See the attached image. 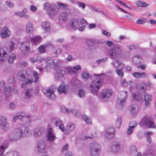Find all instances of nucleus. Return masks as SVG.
I'll list each match as a JSON object with an SVG mask.
<instances>
[{"instance_id": "obj_24", "label": "nucleus", "mask_w": 156, "mask_h": 156, "mask_svg": "<svg viewBox=\"0 0 156 156\" xmlns=\"http://www.w3.org/2000/svg\"><path fill=\"white\" fill-rule=\"evenodd\" d=\"M50 23L46 21L43 22L41 24V27L46 32H48L50 31Z\"/></svg>"}, {"instance_id": "obj_25", "label": "nucleus", "mask_w": 156, "mask_h": 156, "mask_svg": "<svg viewBox=\"0 0 156 156\" xmlns=\"http://www.w3.org/2000/svg\"><path fill=\"white\" fill-rule=\"evenodd\" d=\"M8 57V54L4 50L0 49V62L6 60Z\"/></svg>"}, {"instance_id": "obj_56", "label": "nucleus", "mask_w": 156, "mask_h": 156, "mask_svg": "<svg viewBox=\"0 0 156 156\" xmlns=\"http://www.w3.org/2000/svg\"><path fill=\"white\" fill-rule=\"evenodd\" d=\"M38 50L39 52L41 53L45 52V47L44 45L41 46L38 48Z\"/></svg>"}, {"instance_id": "obj_41", "label": "nucleus", "mask_w": 156, "mask_h": 156, "mask_svg": "<svg viewBox=\"0 0 156 156\" xmlns=\"http://www.w3.org/2000/svg\"><path fill=\"white\" fill-rule=\"evenodd\" d=\"M65 72L68 73L69 74L75 73L76 71L74 70L72 67H67L65 68Z\"/></svg>"}, {"instance_id": "obj_38", "label": "nucleus", "mask_w": 156, "mask_h": 156, "mask_svg": "<svg viewBox=\"0 0 156 156\" xmlns=\"http://www.w3.org/2000/svg\"><path fill=\"white\" fill-rule=\"evenodd\" d=\"M41 40V37L39 36H37L31 38V41L34 44H37L40 43Z\"/></svg>"}, {"instance_id": "obj_54", "label": "nucleus", "mask_w": 156, "mask_h": 156, "mask_svg": "<svg viewBox=\"0 0 156 156\" xmlns=\"http://www.w3.org/2000/svg\"><path fill=\"white\" fill-rule=\"evenodd\" d=\"M62 52V50L60 48H57L55 50L53 51V53L55 55L58 56Z\"/></svg>"}, {"instance_id": "obj_43", "label": "nucleus", "mask_w": 156, "mask_h": 156, "mask_svg": "<svg viewBox=\"0 0 156 156\" xmlns=\"http://www.w3.org/2000/svg\"><path fill=\"white\" fill-rule=\"evenodd\" d=\"M7 145L6 144H2L0 147V155H2L5 150L7 148Z\"/></svg>"}, {"instance_id": "obj_8", "label": "nucleus", "mask_w": 156, "mask_h": 156, "mask_svg": "<svg viewBox=\"0 0 156 156\" xmlns=\"http://www.w3.org/2000/svg\"><path fill=\"white\" fill-rule=\"evenodd\" d=\"M90 151L91 156H98L100 152V147L96 142L91 144Z\"/></svg>"}, {"instance_id": "obj_44", "label": "nucleus", "mask_w": 156, "mask_h": 156, "mask_svg": "<svg viewBox=\"0 0 156 156\" xmlns=\"http://www.w3.org/2000/svg\"><path fill=\"white\" fill-rule=\"evenodd\" d=\"M16 58V55L14 53H12L10 55L9 57L8 61L10 63H12L14 61Z\"/></svg>"}, {"instance_id": "obj_61", "label": "nucleus", "mask_w": 156, "mask_h": 156, "mask_svg": "<svg viewBox=\"0 0 156 156\" xmlns=\"http://www.w3.org/2000/svg\"><path fill=\"white\" fill-rule=\"evenodd\" d=\"M87 43L89 46H92L94 44L93 41L90 39H88L87 41Z\"/></svg>"}, {"instance_id": "obj_60", "label": "nucleus", "mask_w": 156, "mask_h": 156, "mask_svg": "<svg viewBox=\"0 0 156 156\" xmlns=\"http://www.w3.org/2000/svg\"><path fill=\"white\" fill-rule=\"evenodd\" d=\"M153 134V132L151 131H147L144 133V135L146 137H150Z\"/></svg>"}, {"instance_id": "obj_31", "label": "nucleus", "mask_w": 156, "mask_h": 156, "mask_svg": "<svg viewBox=\"0 0 156 156\" xmlns=\"http://www.w3.org/2000/svg\"><path fill=\"white\" fill-rule=\"evenodd\" d=\"M133 82L132 81H127L126 79L122 78L120 80V83L122 86L124 87H128V85H131Z\"/></svg>"}, {"instance_id": "obj_40", "label": "nucleus", "mask_w": 156, "mask_h": 156, "mask_svg": "<svg viewBox=\"0 0 156 156\" xmlns=\"http://www.w3.org/2000/svg\"><path fill=\"white\" fill-rule=\"evenodd\" d=\"M123 69H117L115 70V72L117 74L118 76L120 78H122L124 76V73L122 71Z\"/></svg>"}, {"instance_id": "obj_55", "label": "nucleus", "mask_w": 156, "mask_h": 156, "mask_svg": "<svg viewBox=\"0 0 156 156\" xmlns=\"http://www.w3.org/2000/svg\"><path fill=\"white\" fill-rule=\"evenodd\" d=\"M116 1L118 2L120 4L122 5L125 6V7L129 9H131V8L127 5L124 2H123L120 1L119 0H115Z\"/></svg>"}, {"instance_id": "obj_32", "label": "nucleus", "mask_w": 156, "mask_h": 156, "mask_svg": "<svg viewBox=\"0 0 156 156\" xmlns=\"http://www.w3.org/2000/svg\"><path fill=\"white\" fill-rule=\"evenodd\" d=\"M25 44L24 46H22L21 47V49L24 52L25 54H26L30 51V48L28 46L26 45V43L23 42H22L21 43V44L22 46L24 44Z\"/></svg>"}, {"instance_id": "obj_23", "label": "nucleus", "mask_w": 156, "mask_h": 156, "mask_svg": "<svg viewBox=\"0 0 156 156\" xmlns=\"http://www.w3.org/2000/svg\"><path fill=\"white\" fill-rule=\"evenodd\" d=\"M70 26L72 29L77 28L79 26V22L78 20L76 19L72 20L70 23Z\"/></svg>"}, {"instance_id": "obj_52", "label": "nucleus", "mask_w": 156, "mask_h": 156, "mask_svg": "<svg viewBox=\"0 0 156 156\" xmlns=\"http://www.w3.org/2000/svg\"><path fill=\"white\" fill-rule=\"evenodd\" d=\"M9 109L11 110H13L16 108L15 104L13 102H10L9 106Z\"/></svg>"}, {"instance_id": "obj_27", "label": "nucleus", "mask_w": 156, "mask_h": 156, "mask_svg": "<svg viewBox=\"0 0 156 156\" xmlns=\"http://www.w3.org/2000/svg\"><path fill=\"white\" fill-rule=\"evenodd\" d=\"M44 94L46 97L50 99H54L55 98L54 92L51 89H49L47 90L46 93Z\"/></svg>"}, {"instance_id": "obj_64", "label": "nucleus", "mask_w": 156, "mask_h": 156, "mask_svg": "<svg viewBox=\"0 0 156 156\" xmlns=\"http://www.w3.org/2000/svg\"><path fill=\"white\" fill-rule=\"evenodd\" d=\"M30 8L31 11L33 12H34L37 10V8L33 5L30 6Z\"/></svg>"}, {"instance_id": "obj_29", "label": "nucleus", "mask_w": 156, "mask_h": 156, "mask_svg": "<svg viewBox=\"0 0 156 156\" xmlns=\"http://www.w3.org/2000/svg\"><path fill=\"white\" fill-rule=\"evenodd\" d=\"M33 91L32 89H27L25 91V97L26 98L30 99L31 98Z\"/></svg>"}, {"instance_id": "obj_14", "label": "nucleus", "mask_w": 156, "mask_h": 156, "mask_svg": "<svg viewBox=\"0 0 156 156\" xmlns=\"http://www.w3.org/2000/svg\"><path fill=\"white\" fill-rule=\"evenodd\" d=\"M61 109L62 112L66 113H73L74 115L77 117L79 114V113L77 110L75 109H68L64 106H62L61 107Z\"/></svg>"}, {"instance_id": "obj_26", "label": "nucleus", "mask_w": 156, "mask_h": 156, "mask_svg": "<svg viewBox=\"0 0 156 156\" xmlns=\"http://www.w3.org/2000/svg\"><path fill=\"white\" fill-rule=\"evenodd\" d=\"M44 129L43 128H37L34 129L33 135L35 136H40L44 132Z\"/></svg>"}, {"instance_id": "obj_5", "label": "nucleus", "mask_w": 156, "mask_h": 156, "mask_svg": "<svg viewBox=\"0 0 156 156\" xmlns=\"http://www.w3.org/2000/svg\"><path fill=\"white\" fill-rule=\"evenodd\" d=\"M30 60L32 63L35 62L36 61L40 62H45L47 64L45 67V68L46 69L51 68L52 65L54 63V60L50 58L45 59L41 57H38L36 59H35L34 58H30Z\"/></svg>"}, {"instance_id": "obj_49", "label": "nucleus", "mask_w": 156, "mask_h": 156, "mask_svg": "<svg viewBox=\"0 0 156 156\" xmlns=\"http://www.w3.org/2000/svg\"><path fill=\"white\" fill-rule=\"evenodd\" d=\"M135 127V126H129V128H128L127 131V135H129L131 133H132L133 131V130L134 128Z\"/></svg>"}, {"instance_id": "obj_10", "label": "nucleus", "mask_w": 156, "mask_h": 156, "mask_svg": "<svg viewBox=\"0 0 156 156\" xmlns=\"http://www.w3.org/2000/svg\"><path fill=\"white\" fill-rule=\"evenodd\" d=\"M47 140L49 142H52L56 139L55 133L53 131L52 129L49 128L46 133Z\"/></svg>"}, {"instance_id": "obj_13", "label": "nucleus", "mask_w": 156, "mask_h": 156, "mask_svg": "<svg viewBox=\"0 0 156 156\" xmlns=\"http://www.w3.org/2000/svg\"><path fill=\"white\" fill-rule=\"evenodd\" d=\"M27 10L24 8L23 9L22 12L16 11L15 12V14L17 16L20 17L24 18L25 19H28L29 18V15L27 14Z\"/></svg>"}, {"instance_id": "obj_9", "label": "nucleus", "mask_w": 156, "mask_h": 156, "mask_svg": "<svg viewBox=\"0 0 156 156\" xmlns=\"http://www.w3.org/2000/svg\"><path fill=\"white\" fill-rule=\"evenodd\" d=\"M127 96V92L126 91H121L118 94V103L121 106H123L125 104Z\"/></svg>"}, {"instance_id": "obj_16", "label": "nucleus", "mask_w": 156, "mask_h": 156, "mask_svg": "<svg viewBox=\"0 0 156 156\" xmlns=\"http://www.w3.org/2000/svg\"><path fill=\"white\" fill-rule=\"evenodd\" d=\"M6 119V117L5 116L0 115V126L5 131L8 129L7 126Z\"/></svg>"}, {"instance_id": "obj_1", "label": "nucleus", "mask_w": 156, "mask_h": 156, "mask_svg": "<svg viewBox=\"0 0 156 156\" xmlns=\"http://www.w3.org/2000/svg\"><path fill=\"white\" fill-rule=\"evenodd\" d=\"M94 75L98 77V80H93L92 81L90 85V90L93 94L97 95L98 93V90L102 83L103 78L105 75L104 73L98 74L94 73Z\"/></svg>"}, {"instance_id": "obj_21", "label": "nucleus", "mask_w": 156, "mask_h": 156, "mask_svg": "<svg viewBox=\"0 0 156 156\" xmlns=\"http://www.w3.org/2000/svg\"><path fill=\"white\" fill-rule=\"evenodd\" d=\"M75 125L72 122H69L67 125L66 129L64 131L66 135H68L75 129Z\"/></svg>"}, {"instance_id": "obj_11", "label": "nucleus", "mask_w": 156, "mask_h": 156, "mask_svg": "<svg viewBox=\"0 0 156 156\" xmlns=\"http://www.w3.org/2000/svg\"><path fill=\"white\" fill-rule=\"evenodd\" d=\"M55 77L57 81H62L64 79V71L59 67L56 69Z\"/></svg>"}, {"instance_id": "obj_34", "label": "nucleus", "mask_w": 156, "mask_h": 156, "mask_svg": "<svg viewBox=\"0 0 156 156\" xmlns=\"http://www.w3.org/2000/svg\"><path fill=\"white\" fill-rule=\"evenodd\" d=\"M135 5L140 7H146L148 6V4L146 2L140 0H137L135 2Z\"/></svg>"}, {"instance_id": "obj_45", "label": "nucleus", "mask_w": 156, "mask_h": 156, "mask_svg": "<svg viewBox=\"0 0 156 156\" xmlns=\"http://www.w3.org/2000/svg\"><path fill=\"white\" fill-rule=\"evenodd\" d=\"M122 122V118L120 117H118L115 122V126L117 128H119Z\"/></svg>"}, {"instance_id": "obj_19", "label": "nucleus", "mask_w": 156, "mask_h": 156, "mask_svg": "<svg viewBox=\"0 0 156 156\" xmlns=\"http://www.w3.org/2000/svg\"><path fill=\"white\" fill-rule=\"evenodd\" d=\"M68 85L65 84H62L58 88V92L60 94L64 93L66 94L68 92Z\"/></svg>"}, {"instance_id": "obj_47", "label": "nucleus", "mask_w": 156, "mask_h": 156, "mask_svg": "<svg viewBox=\"0 0 156 156\" xmlns=\"http://www.w3.org/2000/svg\"><path fill=\"white\" fill-rule=\"evenodd\" d=\"M14 48V44L11 41L9 44V49L8 50V52H11L12 51Z\"/></svg>"}, {"instance_id": "obj_35", "label": "nucleus", "mask_w": 156, "mask_h": 156, "mask_svg": "<svg viewBox=\"0 0 156 156\" xmlns=\"http://www.w3.org/2000/svg\"><path fill=\"white\" fill-rule=\"evenodd\" d=\"M132 96L134 100L135 101H140L142 100V96L137 92L133 93L132 94Z\"/></svg>"}, {"instance_id": "obj_6", "label": "nucleus", "mask_w": 156, "mask_h": 156, "mask_svg": "<svg viewBox=\"0 0 156 156\" xmlns=\"http://www.w3.org/2000/svg\"><path fill=\"white\" fill-rule=\"evenodd\" d=\"M30 115H26L25 113L22 112L17 113L13 117L12 120L14 122H16L19 119H23L24 123L27 125L31 122Z\"/></svg>"}, {"instance_id": "obj_63", "label": "nucleus", "mask_w": 156, "mask_h": 156, "mask_svg": "<svg viewBox=\"0 0 156 156\" xmlns=\"http://www.w3.org/2000/svg\"><path fill=\"white\" fill-rule=\"evenodd\" d=\"M107 58H105L101 59H99L97 61V62L98 63H100L105 62L107 61Z\"/></svg>"}, {"instance_id": "obj_57", "label": "nucleus", "mask_w": 156, "mask_h": 156, "mask_svg": "<svg viewBox=\"0 0 156 156\" xmlns=\"http://www.w3.org/2000/svg\"><path fill=\"white\" fill-rule=\"evenodd\" d=\"M153 151L152 150H149L147 152L144 153L143 156H152Z\"/></svg>"}, {"instance_id": "obj_17", "label": "nucleus", "mask_w": 156, "mask_h": 156, "mask_svg": "<svg viewBox=\"0 0 156 156\" xmlns=\"http://www.w3.org/2000/svg\"><path fill=\"white\" fill-rule=\"evenodd\" d=\"M115 60L112 62L111 64L112 66L116 69H123L124 65L123 63L119 61L117 59H115Z\"/></svg>"}, {"instance_id": "obj_37", "label": "nucleus", "mask_w": 156, "mask_h": 156, "mask_svg": "<svg viewBox=\"0 0 156 156\" xmlns=\"http://www.w3.org/2000/svg\"><path fill=\"white\" fill-rule=\"evenodd\" d=\"M17 76L20 77L22 79H24L26 76H27V72L25 70L21 71L18 73Z\"/></svg>"}, {"instance_id": "obj_39", "label": "nucleus", "mask_w": 156, "mask_h": 156, "mask_svg": "<svg viewBox=\"0 0 156 156\" xmlns=\"http://www.w3.org/2000/svg\"><path fill=\"white\" fill-rule=\"evenodd\" d=\"M82 79L84 80H87L89 78H90L89 73L87 72H84L82 73L81 75Z\"/></svg>"}, {"instance_id": "obj_33", "label": "nucleus", "mask_w": 156, "mask_h": 156, "mask_svg": "<svg viewBox=\"0 0 156 156\" xmlns=\"http://www.w3.org/2000/svg\"><path fill=\"white\" fill-rule=\"evenodd\" d=\"M10 87L9 86H6L4 88V92L6 98H8L11 95L10 91Z\"/></svg>"}, {"instance_id": "obj_53", "label": "nucleus", "mask_w": 156, "mask_h": 156, "mask_svg": "<svg viewBox=\"0 0 156 156\" xmlns=\"http://www.w3.org/2000/svg\"><path fill=\"white\" fill-rule=\"evenodd\" d=\"M33 82V80H31L27 79L26 80L25 83H23L22 84V87H24V85L28 84L31 83Z\"/></svg>"}, {"instance_id": "obj_36", "label": "nucleus", "mask_w": 156, "mask_h": 156, "mask_svg": "<svg viewBox=\"0 0 156 156\" xmlns=\"http://www.w3.org/2000/svg\"><path fill=\"white\" fill-rule=\"evenodd\" d=\"M112 149L114 152H118L120 150V145L118 143H116L112 147Z\"/></svg>"}, {"instance_id": "obj_7", "label": "nucleus", "mask_w": 156, "mask_h": 156, "mask_svg": "<svg viewBox=\"0 0 156 156\" xmlns=\"http://www.w3.org/2000/svg\"><path fill=\"white\" fill-rule=\"evenodd\" d=\"M140 123L141 126L144 125L148 128H156V125L151 117H144L141 120Z\"/></svg>"}, {"instance_id": "obj_15", "label": "nucleus", "mask_w": 156, "mask_h": 156, "mask_svg": "<svg viewBox=\"0 0 156 156\" xmlns=\"http://www.w3.org/2000/svg\"><path fill=\"white\" fill-rule=\"evenodd\" d=\"M53 123H55L56 126H58L59 129L62 131H65V128L63 124H62V121L59 119L55 118L53 119L52 121Z\"/></svg>"}, {"instance_id": "obj_62", "label": "nucleus", "mask_w": 156, "mask_h": 156, "mask_svg": "<svg viewBox=\"0 0 156 156\" xmlns=\"http://www.w3.org/2000/svg\"><path fill=\"white\" fill-rule=\"evenodd\" d=\"M147 77V74L145 73H140L139 78H145Z\"/></svg>"}, {"instance_id": "obj_48", "label": "nucleus", "mask_w": 156, "mask_h": 156, "mask_svg": "<svg viewBox=\"0 0 156 156\" xmlns=\"http://www.w3.org/2000/svg\"><path fill=\"white\" fill-rule=\"evenodd\" d=\"M78 95L80 98H83L85 96V92L82 89H80L79 91Z\"/></svg>"}, {"instance_id": "obj_59", "label": "nucleus", "mask_w": 156, "mask_h": 156, "mask_svg": "<svg viewBox=\"0 0 156 156\" xmlns=\"http://www.w3.org/2000/svg\"><path fill=\"white\" fill-rule=\"evenodd\" d=\"M57 4L58 6L61 8L67 7L68 6L67 4H63L60 2H57Z\"/></svg>"}, {"instance_id": "obj_30", "label": "nucleus", "mask_w": 156, "mask_h": 156, "mask_svg": "<svg viewBox=\"0 0 156 156\" xmlns=\"http://www.w3.org/2000/svg\"><path fill=\"white\" fill-rule=\"evenodd\" d=\"M26 31L27 33H30L32 32L33 30V24L30 22H28L27 23L26 26Z\"/></svg>"}, {"instance_id": "obj_42", "label": "nucleus", "mask_w": 156, "mask_h": 156, "mask_svg": "<svg viewBox=\"0 0 156 156\" xmlns=\"http://www.w3.org/2000/svg\"><path fill=\"white\" fill-rule=\"evenodd\" d=\"M82 119L87 124L90 125L91 124V120L90 117L87 116L86 115H83L82 116Z\"/></svg>"}, {"instance_id": "obj_58", "label": "nucleus", "mask_w": 156, "mask_h": 156, "mask_svg": "<svg viewBox=\"0 0 156 156\" xmlns=\"http://www.w3.org/2000/svg\"><path fill=\"white\" fill-rule=\"evenodd\" d=\"M146 21V20L145 19H139L137 20L136 23L138 24L143 25L145 23Z\"/></svg>"}, {"instance_id": "obj_3", "label": "nucleus", "mask_w": 156, "mask_h": 156, "mask_svg": "<svg viewBox=\"0 0 156 156\" xmlns=\"http://www.w3.org/2000/svg\"><path fill=\"white\" fill-rule=\"evenodd\" d=\"M44 9L46 10L48 14L50 16H53L58 12L59 9L55 4H50L48 2L44 5Z\"/></svg>"}, {"instance_id": "obj_51", "label": "nucleus", "mask_w": 156, "mask_h": 156, "mask_svg": "<svg viewBox=\"0 0 156 156\" xmlns=\"http://www.w3.org/2000/svg\"><path fill=\"white\" fill-rule=\"evenodd\" d=\"M76 4H77L79 7L82 8L83 9H84L86 6L84 3L79 1L76 2Z\"/></svg>"}, {"instance_id": "obj_4", "label": "nucleus", "mask_w": 156, "mask_h": 156, "mask_svg": "<svg viewBox=\"0 0 156 156\" xmlns=\"http://www.w3.org/2000/svg\"><path fill=\"white\" fill-rule=\"evenodd\" d=\"M121 52V47L119 46H117L109 50L108 55L112 59H116L120 57Z\"/></svg>"}, {"instance_id": "obj_12", "label": "nucleus", "mask_w": 156, "mask_h": 156, "mask_svg": "<svg viewBox=\"0 0 156 156\" xmlns=\"http://www.w3.org/2000/svg\"><path fill=\"white\" fill-rule=\"evenodd\" d=\"M112 91L111 90L107 89L103 90L100 94L101 98L104 100L108 99L112 95Z\"/></svg>"}, {"instance_id": "obj_18", "label": "nucleus", "mask_w": 156, "mask_h": 156, "mask_svg": "<svg viewBox=\"0 0 156 156\" xmlns=\"http://www.w3.org/2000/svg\"><path fill=\"white\" fill-rule=\"evenodd\" d=\"M11 34L10 30L6 27H4L2 29V31L0 33V36L2 38L9 37Z\"/></svg>"}, {"instance_id": "obj_22", "label": "nucleus", "mask_w": 156, "mask_h": 156, "mask_svg": "<svg viewBox=\"0 0 156 156\" xmlns=\"http://www.w3.org/2000/svg\"><path fill=\"white\" fill-rule=\"evenodd\" d=\"M152 98L151 95L150 94L146 93L144 95V100L145 102V106L149 107L150 106V102L151 101Z\"/></svg>"}, {"instance_id": "obj_50", "label": "nucleus", "mask_w": 156, "mask_h": 156, "mask_svg": "<svg viewBox=\"0 0 156 156\" xmlns=\"http://www.w3.org/2000/svg\"><path fill=\"white\" fill-rule=\"evenodd\" d=\"M33 74L35 79V82H37L39 79L38 75V74L35 71H33Z\"/></svg>"}, {"instance_id": "obj_28", "label": "nucleus", "mask_w": 156, "mask_h": 156, "mask_svg": "<svg viewBox=\"0 0 156 156\" xmlns=\"http://www.w3.org/2000/svg\"><path fill=\"white\" fill-rule=\"evenodd\" d=\"M46 143L45 142H39L37 144V149L39 152H41L46 147Z\"/></svg>"}, {"instance_id": "obj_20", "label": "nucleus", "mask_w": 156, "mask_h": 156, "mask_svg": "<svg viewBox=\"0 0 156 156\" xmlns=\"http://www.w3.org/2000/svg\"><path fill=\"white\" fill-rule=\"evenodd\" d=\"M115 132V129L114 127L109 128L105 132V136L108 138H112L114 136Z\"/></svg>"}, {"instance_id": "obj_2", "label": "nucleus", "mask_w": 156, "mask_h": 156, "mask_svg": "<svg viewBox=\"0 0 156 156\" xmlns=\"http://www.w3.org/2000/svg\"><path fill=\"white\" fill-rule=\"evenodd\" d=\"M13 132L16 137L18 138L27 137L31 134V130L29 128L26 127L24 130L23 131L22 130V127L20 128V126L19 127L15 129Z\"/></svg>"}, {"instance_id": "obj_46", "label": "nucleus", "mask_w": 156, "mask_h": 156, "mask_svg": "<svg viewBox=\"0 0 156 156\" xmlns=\"http://www.w3.org/2000/svg\"><path fill=\"white\" fill-rule=\"evenodd\" d=\"M68 15V13L66 12H64L61 14L60 18L63 20H64L67 17Z\"/></svg>"}]
</instances>
